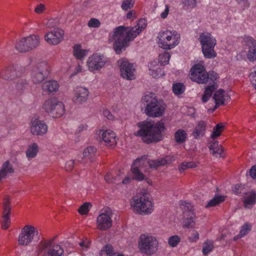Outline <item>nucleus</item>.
Instances as JSON below:
<instances>
[{"instance_id":"obj_1","label":"nucleus","mask_w":256,"mask_h":256,"mask_svg":"<svg viewBox=\"0 0 256 256\" xmlns=\"http://www.w3.org/2000/svg\"><path fill=\"white\" fill-rule=\"evenodd\" d=\"M144 20H140L134 27H126L123 26L116 28L110 36L114 41V48L117 54H120L125 50L128 42L132 41L144 30L146 26Z\"/></svg>"},{"instance_id":"obj_2","label":"nucleus","mask_w":256,"mask_h":256,"mask_svg":"<svg viewBox=\"0 0 256 256\" xmlns=\"http://www.w3.org/2000/svg\"><path fill=\"white\" fill-rule=\"evenodd\" d=\"M190 78L200 84H208L210 86L206 88L202 96V102H206L212 96L214 92L217 88L216 80L218 78V74L214 72H207L201 64H195L190 69Z\"/></svg>"},{"instance_id":"obj_3","label":"nucleus","mask_w":256,"mask_h":256,"mask_svg":"<svg viewBox=\"0 0 256 256\" xmlns=\"http://www.w3.org/2000/svg\"><path fill=\"white\" fill-rule=\"evenodd\" d=\"M137 126L139 130L134 132V135L141 137L144 142H156L163 138V132L166 128L162 122H154L144 120L138 122Z\"/></svg>"},{"instance_id":"obj_4","label":"nucleus","mask_w":256,"mask_h":256,"mask_svg":"<svg viewBox=\"0 0 256 256\" xmlns=\"http://www.w3.org/2000/svg\"><path fill=\"white\" fill-rule=\"evenodd\" d=\"M175 160L173 156H166L162 158L148 160L146 156L136 158L131 166L130 172L134 180L142 181L145 178V176L142 170H146L144 168V166L148 164L150 168H156L160 166H164L170 164Z\"/></svg>"},{"instance_id":"obj_5","label":"nucleus","mask_w":256,"mask_h":256,"mask_svg":"<svg viewBox=\"0 0 256 256\" xmlns=\"http://www.w3.org/2000/svg\"><path fill=\"white\" fill-rule=\"evenodd\" d=\"M28 68H30V76L32 82L40 84L48 76L50 67L45 61H40L36 58L30 59Z\"/></svg>"},{"instance_id":"obj_6","label":"nucleus","mask_w":256,"mask_h":256,"mask_svg":"<svg viewBox=\"0 0 256 256\" xmlns=\"http://www.w3.org/2000/svg\"><path fill=\"white\" fill-rule=\"evenodd\" d=\"M142 102L145 106V113L150 117L161 116L165 110L162 102L156 98L155 94L152 92L146 94L142 98Z\"/></svg>"},{"instance_id":"obj_7","label":"nucleus","mask_w":256,"mask_h":256,"mask_svg":"<svg viewBox=\"0 0 256 256\" xmlns=\"http://www.w3.org/2000/svg\"><path fill=\"white\" fill-rule=\"evenodd\" d=\"M131 206L135 212L141 214H150L154 209L152 198L148 194L146 193L134 196Z\"/></svg>"},{"instance_id":"obj_8","label":"nucleus","mask_w":256,"mask_h":256,"mask_svg":"<svg viewBox=\"0 0 256 256\" xmlns=\"http://www.w3.org/2000/svg\"><path fill=\"white\" fill-rule=\"evenodd\" d=\"M158 42L160 47L170 50L176 46L180 42V34L176 30H166L158 32Z\"/></svg>"},{"instance_id":"obj_9","label":"nucleus","mask_w":256,"mask_h":256,"mask_svg":"<svg viewBox=\"0 0 256 256\" xmlns=\"http://www.w3.org/2000/svg\"><path fill=\"white\" fill-rule=\"evenodd\" d=\"M198 40L204 58L210 59L216 58L217 55L214 50L216 44V38L210 33L202 32L200 34Z\"/></svg>"},{"instance_id":"obj_10","label":"nucleus","mask_w":256,"mask_h":256,"mask_svg":"<svg viewBox=\"0 0 256 256\" xmlns=\"http://www.w3.org/2000/svg\"><path fill=\"white\" fill-rule=\"evenodd\" d=\"M158 246V241L155 236L148 234L140 236L138 247L142 253L151 256L156 252Z\"/></svg>"},{"instance_id":"obj_11","label":"nucleus","mask_w":256,"mask_h":256,"mask_svg":"<svg viewBox=\"0 0 256 256\" xmlns=\"http://www.w3.org/2000/svg\"><path fill=\"white\" fill-rule=\"evenodd\" d=\"M54 238L41 242L38 246V254H44L43 256H62L64 250L59 244H53Z\"/></svg>"},{"instance_id":"obj_12","label":"nucleus","mask_w":256,"mask_h":256,"mask_svg":"<svg viewBox=\"0 0 256 256\" xmlns=\"http://www.w3.org/2000/svg\"><path fill=\"white\" fill-rule=\"evenodd\" d=\"M39 239L38 229L32 225L27 224L22 229L18 238V244L26 246L34 241H38Z\"/></svg>"},{"instance_id":"obj_13","label":"nucleus","mask_w":256,"mask_h":256,"mask_svg":"<svg viewBox=\"0 0 256 256\" xmlns=\"http://www.w3.org/2000/svg\"><path fill=\"white\" fill-rule=\"evenodd\" d=\"M42 108L50 116L54 118L62 116L65 112L64 104L56 98H50L46 100Z\"/></svg>"},{"instance_id":"obj_14","label":"nucleus","mask_w":256,"mask_h":256,"mask_svg":"<svg viewBox=\"0 0 256 256\" xmlns=\"http://www.w3.org/2000/svg\"><path fill=\"white\" fill-rule=\"evenodd\" d=\"M40 36L32 34L18 40L15 44L16 49L20 52H26L36 48L40 44Z\"/></svg>"},{"instance_id":"obj_15","label":"nucleus","mask_w":256,"mask_h":256,"mask_svg":"<svg viewBox=\"0 0 256 256\" xmlns=\"http://www.w3.org/2000/svg\"><path fill=\"white\" fill-rule=\"evenodd\" d=\"M25 74L26 68L16 64L9 65L0 72V78L6 80H12Z\"/></svg>"},{"instance_id":"obj_16","label":"nucleus","mask_w":256,"mask_h":256,"mask_svg":"<svg viewBox=\"0 0 256 256\" xmlns=\"http://www.w3.org/2000/svg\"><path fill=\"white\" fill-rule=\"evenodd\" d=\"M108 61V58L103 54L94 53L88 57L86 64L88 70L91 72H94L104 68Z\"/></svg>"},{"instance_id":"obj_17","label":"nucleus","mask_w":256,"mask_h":256,"mask_svg":"<svg viewBox=\"0 0 256 256\" xmlns=\"http://www.w3.org/2000/svg\"><path fill=\"white\" fill-rule=\"evenodd\" d=\"M118 64L122 78L128 80L135 79L136 66L134 64L122 59L118 61Z\"/></svg>"},{"instance_id":"obj_18","label":"nucleus","mask_w":256,"mask_h":256,"mask_svg":"<svg viewBox=\"0 0 256 256\" xmlns=\"http://www.w3.org/2000/svg\"><path fill=\"white\" fill-rule=\"evenodd\" d=\"M30 130L34 136H42L47 133L48 126L44 120L33 118L30 124Z\"/></svg>"},{"instance_id":"obj_19","label":"nucleus","mask_w":256,"mask_h":256,"mask_svg":"<svg viewBox=\"0 0 256 256\" xmlns=\"http://www.w3.org/2000/svg\"><path fill=\"white\" fill-rule=\"evenodd\" d=\"M112 213L110 211H105L100 214L96 218V227L98 229L105 231L112 226Z\"/></svg>"},{"instance_id":"obj_20","label":"nucleus","mask_w":256,"mask_h":256,"mask_svg":"<svg viewBox=\"0 0 256 256\" xmlns=\"http://www.w3.org/2000/svg\"><path fill=\"white\" fill-rule=\"evenodd\" d=\"M102 140L105 144L110 148H114L116 144V138L115 133L110 130H102L97 132Z\"/></svg>"},{"instance_id":"obj_21","label":"nucleus","mask_w":256,"mask_h":256,"mask_svg":"<svg viewBox=\"0 0 256 256\" xmlns=\"http://www.w3.org/2000/svg\"><path fill=\"white\" fill-rule=\"evenodd\" d=\"M64 34L63 30L56 28L46 32L44 36V38L48 44L56 45L62 40Z\"/></svg>"},{"instance_id":"obj_22","label":"nucleus","mask_w":256,"mask_h":256,"mask_svg":"<svg viewBox=\"0 0 256 256\" xmlns=\"http://www.w3.org/2000/svg\"><path fill=\"white\" fill-rule=\"evenodd\" d=\"M3 215H2V228L3 230H7L10 223V215L11 212V208L10 206V198L9 196H6L4 199L3 202Z\"/></svg>"},{"instance_id":"obj_23","label":"nucleus","mask_w":256,"mask_h":256,"mask_svg":"<svg viewBox=\"0 0 256 256\" xmlns=\"http://www.w3.org/2000/svg\"><path fill=\"white\" fill-rule=\"evenodd\" d=\"M89 96L88 90L84 87H78L74 90L72 101L77 104H82L86 102Z\"/></svg>"},{"instance_id":"obj_24","label":"nucleus","mask_w":256,"mask_h":256,"mask_svg":"<svg viewBox=\"0 0 256 256\" xmlns=\"http://www.w3.org/2000/svg\"><path fill=\"white\" fill-rule=\"evenodd\" d=\"M241 197L245 208H250L256 204V192L254 190H246Z\"/></svg>"},{"instance_id":"obj_25","label":"nucleus","mask_w":256,"mask_h":256,"mask_svg":"<svg viewBox=\"0 0 256 256\" xmlns=\"http://www.w3.org/2000/svg\"><path fill=\"white\" fill-rule=\"evenodd\" d=\"M246 42L248 45L247 58L250 62L256 60V40L252 37L247 38Z\"/></svg>"},{"instance_id":"obj_26","label":"nucleus","mask_w":256,"mask_h":256,"mask_svg":"<svg viewBox=\"0 0 256 256\" xmlns=\"http://www.w3.org/2000/svg\"><path fill=\"white\" fill-rule=\"evenodd\" d=\"M230 98V97L223 90L220 89L216 91L214 95V99L216 103V108L224 104L225 102H227Z\"/></svg>"},{"instance_id":"obj_27","label":"nucleus","mask_w":256,"mask_h":256,"mask_svg":"<svg viewBox=\"0 0 256 256\" xmlns=\"http://www.w3.org/2000/svg\"><path fill=\"white\" fill-rule=\"evenodd\" d=\"M59 87L58 83L57 81L54 80L46 81L42 84L43 90L48 94H52L56 92Z\"/></svg>"},{"instance_id":"obj_28","label":"nucleus","mask_w":256,"mask_h":256,"mask_svg":"<svg viewBox=\"0 0 256 256\" xmlns=\"http://www.w3.org/2000/svg\"><path fill=\"white\" fill-rule=\"evenodd\" d=\"M14 172V169L8 160L5 162L0 170V181L6 176L12 174Z\"/></svg>"},{"instance_id":"obj_29","label":"nucleus","mask_w":256,"mask_h":256,"mask_svg":"<svg viewBox=\"0 0 256 256\" xmlns=\"http://www.w3.org/2000/svg\"><path fill=\"white\" fill-rule=\"evenodd\" d=\"M206 130V123L204 121H200L192 132V136L196 139H198L204 136Z\"/></svg>"},{"instance_id":"obj_30","label":"nucleus","mask_w":256,"mask_h":256,"mask_svg":"<svg viewBox=\"0 0 256 256\" xmlns=\"http://www.w3.org/2000/svg\"><path fill=\"white\" fill-rule=\"evenodd\" d=\"M96 148L93 146H88L85 148L83 152V158L80 160L79 158L78 160L82 162H85L84 159L88 158L90 161H92L94 160L96 154Z\"/></svg>"},{"instance_id":"obj_31","label":"nucleus","mask_w":256,"mask_h":256,"mask_svg":"<svg viewBox=\"0 0 256 256\" xmlns=\"http://www.w3.org/2000/svg\"><path fill=\"white\" fill-rule=\"evenodd\" d=\"M210 149L216 157L224 156V149L221 145L218 144V141L214 140L210 146Z\"/></svg>"},{"instance_id":"obj_32","label":"nucleus","mask_w":256,"mask_h":256,"mask_svg":"<svg viewBox=\"0 0 256 256\" xmlns=\"http://www.w3.org/2000/svg\"><path fill=\"white\" fill-rule=\"evenodd\" d=\"M88 50L82 49L80 44H75L73 47L74 56L78 60H82L87 54Z\"/></svg>"},{"instance_id":"obj_33","label":"nucleus","mask_w":256,"mask_h":256,"mask_svg":"<svg viewBox=\"0 0 256 256\" xmlns=\"http://www.w3.org/2000/svg\"><path fill=\"white\" fill-rule=\"evenodd\" d=\"M187 136L186 132L182 129L178 130L174 134L175 141L179 144L184 143L186 140Z\"/></svg>"},{"instance_id":"obj_34","label":"nucleus","mask_w":256,"mask_h":256,"mask_svg":"<svg viewBox=\"0 0 256 256\" xmlns=\"http://www.w3.org/2000/svg\"><path fill=\"white\" fill-rule=\"evenodd\" d=\"M38 151V147L36 143L30 144L26 152V157L28 159L34 158L37 155Z\"/></svg>"},{"instance_id":"obj_35","label":"nucleus","mask_w":256,"mask_h":256,"mask_svg":"<svg viewBox=\"0 0 256 256\" xmlns=\"http://www.w3.org/2000/svg\"><path fill=\"white\" fill-rule=\"evenodd\" d=\"M251 229V224L248 223H245L240 227L239 234L234 238V240L236 241L239 238H243L250 232Z\"/></svg>"},{"instance_id":"obj_36","label":"nucleus","mask_w":256,"mask_h":256,"mask_svg":"<svg viewBox=\"0 0 256 256\" xmlns=\"http://www.w3.org/2000/svg\"><path fill=\"white\" fill-rule=\"evenodd\" d=\"M188 216L185 218L183 222V226L186 228L193 227L195 224V214L194 212H191L190 214H186Z\"/></svg>"},{"instance_id":"obj_37","label":"nucleus","mask_w":256,"mask_h":256,"mask_svg":"<svg viewBox=\"0 0 256 256\" xmlns=\"http://www.w3.org/2000/svg\"><path fill=\"white\" fill-rule=\"evenodd\" d=\"M224 200L225 196H216L208 202L206 207L208 208L216 206L220 203L224 202Z\"/></svg>"},{"instance_id":"obj_38","label":"nucleus","mask_w":256,"mask_h":256,"mask_svg":"<svg viewBox=\"0 0 256 256\" xmlns=\"http://www.w3.org/2000/svg\"><path fill=\"white\" fill-rule=\"evenodd\" d=\"M120 171H118V174H116L117 176L114 177L112 172H108L104 176V180L108 184H115L118 182L120 180Z\"/></svg>"},{"instance_id":"obj_39","label":"nucleus","mask_w":256,"mask_h":256,"mask_svg":"<svg viewBox=\"0 0 256 256\" xmlns=\"http://www.w3.org/2000/svg\"><path fill=\"white\" fill-rule=\"evenodd\" d=\"M214 242L210 240H206L204 243L202 252L204 255H207L214 249Z\"/></svg>"},{"instance_id":"obj_40","label":"nucleus","mask_w":256,"mask_h":256,"mask_svg":"<svg viewBox=\"0 0 256 256\" xmlns=\"http://www.w3.org/2000/svg\"><path fill=\"white\" fill-rule=\"evenodd\" d=\"M29 87V84L26 79H22L18 80L16 86V90L22 93L26 90Z\"/></svg>"},{"instance_id":"obj_41","label":"nucleus","mask_w":256,"mask_h":256,"mask_svg":"<svg viewBox=\"0 0 256 256\" xmlns=\"http://www.w3.org/2000/svg\"><path fill=\"white\" fill-rule=\"evenodd\" d=\"M150 74L154 78H158L164 75V72L162 68H160L156 69L152 68L150 66H149Z\"/></svg>"},{"instance_id":"obj_42","label":"nucleus","mask_w":256,"mask_h":256,"mask_svg":"<svg viewBox=\"0 0 256 256\" xmlns=\"http://www.w3.org/2000/svg\"><path fill=\"white\" fill-rule=\"evenodd\" d=\"M196 166V164L193 162H184L178 166V170L182 173L188 168H194Z\"/></svg>"},{"instance_id":"obj_43","label":"nucleus","mask_w":256,"mask_h":256,"mask_svg":"<svg viewBox=\"0 0 256 256\" xmlns=\"http://www.w3.org/2000/svg\"><path fill=\"white\" fill-rule=\"evenodd\" d=\"M185 90L184 84L180 82L174 84L172 86V92L176 95L182 94Z\"/></svg>"},{"instance_id":"obj_44","label":"nucleus","mask_w":256,"mask_h":256,"mask_svg":"<svg viewBox=\"0 0 256 256\" xmlns=\"http://www.w3.org/2000/svg\"><path fill=\"white\" fill-rule=\"evenodd\" d=\"M112 247L110 245H106L100 253V256H116L112 253Z\"/></svg>"},{"instance_id":"obj_45","label":"nucleus","mask_w":256,"mask_h":256,"mask_svg":"<svg viewBox=\"0 0 256 256\" xmlns=\"http://www.w3.org/2000/svg\"><path fill=\"white\" fill-rule=\"evenodd\" d=\"M224 128V125L220 124H217L213 129L212 134H211V138L213 139H214L220 136Z\"/></svg>"},{"instance_id":"obj_46","label":"nucleus","mask_w":256,"mask_h":256,"mask_svg":"<svg viewBox=\"0 0 256 256\" xmlns=\"http://www.w3.org/2000/svg\"><path fill=\"white\" fill-rule=\"evenodd\" d=\"M180 242V238L178 235L170 236L168 239V244L172 248L176 247Z\"/></svg>"},{"instance_id":"obj_47","label":"nucleus","mask_w":256,"mask_h":256,"mask_svg":"<svg viewBox=\"0 0 256 256\" xmlns=\"http://www.w3.org/2000/svg\"><path fill=\"white\" fill-rule=\"evenodd\" d=\"M170 58V54L167 52H164L159 54V62L162 65H166L168 64Z\"/></svg>"},{"instance_id":"obj_48","label":"nucleus","mask_w":256,"mask_h":256,"mask_svg":"<svg viewBox=\"0 0 256 256\" xmlns=\"http://www.w3.org/2000/svg\"><path fill=\"white\" fill-rule=\"evenodd\" d=\"M247 189L245 188L244 186L240 184H236L232 188L234 194L236 195L242 196Z\"/></svg>"},{"instance_id":"obj_49","label":"nucleus","mask_w":256,"mask_h":256,"mask_svg":"<svg viewBox=\"0 0 256 256\" xmlns=\"http://www.w3.org/2000/svg\"><path fill=\"white\" fill-rule=\"evenodd\" d=\"M180 208L184 210L186 214H190L191 212H193L192 206L190 202L186 201H182L180 202Z\"/></svg>"},{"instance_id":"obj_50","label":"nucleus","mask_w":256,"mask_h":256,"mask_svg":"<svg viewBox=\"0 0 256 256\" xmlns=\"http://www.w3.org/2000/svg\"><path fill=\"white\" fill-rule=\"evenodd\" d=\"M88 26L90 28H98L100 26V22L98 19L92 18L88 22Z\"/></svg>"},{"instance_id":"obj_51","label":"nucleus","mask_w":256,"mask_h":256,"mask_svg":"<svg viewBox=\"0 0 256 256\" xmlns=\"http://www.w3.org/2000/svg\"><path fill=\"white\" fill-rule=\"evenodd\" d=\"M133 0H124L122 4V8L123 10H127L128 9L133 7Z\"/></svg>"},{"instance_id":"obj_52","label":"nucleus","mask_w":256,"mask_h":256,"mask_svg":"<svg viewBox=\"0 0 256 256\" xmlns=\"http://www.w3.org/2000/svg\"><path fill=\"white\" fill-rule=\"evenodd\" d=\"M88 204L87 202L84 203L78 209V212L81 214H86L88 212Z\"/></svg>"},{"instance_id":"obj_53","label":"nucleus","mask_w":256,"mask_h":256,"mask_svg":"<svg viewBox=\"0 0 256 256\" xmlns=\"http://www.w3.org/2000/svg\"><path fill=\"white\" fill-rule=\"evenodd\" d=\"M75 166V161L73 160L68 161L66 164V170L67 172H70L72 170Z\"/></svg>"},{"instance_id":"obj_54","label":"nucleus","mask_w":256,"mask_h":256,"mask_svg":"<svg viewBox=\"0 0 256 256\" xmlns=\"http://www.w3.org/2000/svg\"><path fill=\"white\" fill-rule=\"evenodd\" d=\"M58 24V22L55 19H50L48 20L46 24V27L49 28H52L56 26Z\"/></svg>"},{"instance_id":"obj_55","label":"nucleus","mask_w":256,"mask_h":256,"mask_svg":"<svg viewBox=\"0 0 256 256\" xmlns=\"http://www.w3.org/2000/svg\"><path fill=\"white\" fill-rule=\"evenodd\" d=\"M198 239L199 234L196 231H194L189 237V240L190 242H196Z\"/></svg>"},{"instance_id":"obj_56","label":"nucleus","mask_w":256,"mask_h":256,"mask_svg":"<svg viewBox=\"0 0 256 256\" xmlns=\"http://www.w3.org/2000/svg\"><path fill=\"white\" fill-rule=\"evenodd\" d=\"M183 3L184 6L193 8L196 6V0H183Z\"/></svg>"},{"instance_id":"obj_57","label":"nucleus","mask_w":256,"mask_h":256,"mask_svg":"<svg viewBox=\"0 0 256 256\" xmlns=\"http://www.w3.org/2000/svg\"><path fill=\"white\" fill-rule=\"evenodd\" d=\"M250 79L252 85L256 89V70L250 74Z\"/></svg>"},{"instance_id":"obj_58","label":"nucleus","mask_w":256,"mask_h":256,"mask_svg":"<svg viewBox=\"0 0 256 256\" xmlns=\"http://www.w3.org/2000/svg\"><path fill=\"white\" fill-rule=\"evenodd\" d=\"M45 8V6L42 4H40L36 7L34 11L36 13L40 14L42 12Z\"/></svg>"},{"instance_id":"obj_59","label":"nucleus","mask_w":256,"mask_h":256,"mask_svg":"<svg viewBox=\"0 0 256 256\" xmlns=\"http://www.w3.org/2000/svg\"><path fill=\"white\" fill-rule=\"evenodd\" d=\"M104 116L108 120H113L114 116L111 114L110 112L108 110H104L103 112Z\"/></svg>"},{"instance_id":"obj_60","label":"nucleus","mask_w":256,"mask_h":256,"mask_svg":"<svg viewBox=\"0 0 256 256\" xmlns=\"http://www.w3.org/2000/svg\"><path fill=\"white\" fill-rule=\"evenodd\" d=\"M250 175L253 179H256V165L251 168L250 170Z\"/></svg>"},{"instance_id":"obj_61","label":"nucleus","mask_w":256,"mask_h":256,"mask_svg":"<svg viewBox=\"0 0 256 256\" xmlns=\"http://www.w3.org/2000/svg\"><path fill=\"white\" fill-rule=\"evenodd\" d=\"M169 12V7L168 5L166 4L165 6V10H164L161 13L160 16L162 18H166Z\"/></svg>"},{"instance_id":"obj_62","label":"nucleus","mask_w":256,"mask_h":256,"mask_svg":"<svg viewBox=\"0 0 256 256\" xmlns=\"http://www.w3.org/2000/svg\"><path fill=\"white\" fill-rule=\"evenodd\" d=\"M237 2L242 6L247 7L248 6L247 0H236Z\"/></svg>"},{"instance_id":"obj_63","label":"nucleus","mask_w":256,"mask_h":256,"mask_svg":"<svg viewBox=\"0 0 256 256\" xmlns=\"http://www.w3.org/2000/svg\"><path fill=\"white\" fill-rule=\"evenodd\" d=\"M131 178L129 176H126L122 180V183L124 184H127L131 182Z\"/></svg>"},{"instance_id":"obj_64","label":"nucleus","mask_w":256,"mask_h":256,"mask_svg":"<svg viewBox=\"0 0 256 256\" xmlns=\"http://www.w3.org/2000/svg\"><path fill=\"white\" fill-rule=\"evenodd\" d=\"M80 246L83 249H88L89 247V244L85 242H81L79 244Z\"/></svg>"}]
</instances>
